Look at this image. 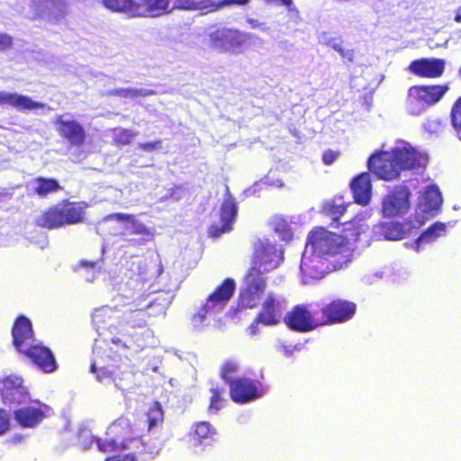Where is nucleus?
Masks as SVG:
<instances>
[{"instance_id":"17","label":"nucleus","mask_w":461,"mask_h":461,"mask_svg":"<svg viewBox=\"0 0 461 461\" xmlns=\"http://www.w3.org/2000/svg\"><path fill=\"white\" fill-rule=\"evenodd\" d=\"M409 190L405 186H400L387 194L382 204V212L384 217L402 215L409 210Z\"/></svg>"},{"instance_id":"7","label":"nucleus","mask_w":461,"mask_h":461,"mask_svg":"<svg viewBox=\"0 0 461 461\" xmlns=\"http://www.w3.org/2000/svg\"><path fill=\"white\" fill-rule=\"evenodd\" d=\"M283 251L269 241H259L256 245L255 259L250 269H256L264 276L265 273L278 267L283 260Z\"/></svg>"},{"instance_id":"23","label":"nucleus","mask_w":461,"mask_h":461,"mask_svg":"<svg viewBox=\"0 0 461 461\" xmlns=\"http://www.w3.org/2000/svg\"><path fill=\"white\" fill-rule=\"evenodd\" d=\"M356 312L353 303L343 300H336L322 309L323 315L330 323L344 322L351 319Z\"/></svg>"},{"instance_id":"9","label":"nucleus","mask_w":461,"mask_h":461,"mask_svg":"<svg viewBox=\"0 0 461 461\" xmlns=\"http://www.w3.org/2000/svg\"><path fill=\"white\" fill-rule=\"evenodd\" d=\"M26 14L32 18H41L57 22L66 14V3L62 0H26Z\"/></svg>"},{"instance_id":"15","label":"nucleus","mask_w":461,"mask_h":461,"mask_svg":"<svg viewBox=\"0 0 461 461\" xmlns=\"http://www.w3.org/2000/svg\"><path fill=\"white\" fill-rule=\"evenodd\" d=\"M286 307L287 302L284 296L270 293L263 303L258 321L267 326L276 325L283 318Z\"/></svg>"},{"instance_id":"41","label":"nucleus","mask_w":461,"mask_h":461,"mask_svg":"<svg viewBox=\"0 0 461 461\" xmlns=\"http://www.w3.org/2000/svg\"><path fill=\"white\" fill-rule=\"evenodd\" d=\"M271 226L275 232L279 235L282 240L288 241L292 239L293 233L291 228L286 220L283 217H274L271 221Z\"/></svg>"},{"instance_id":"12","label":"nucleus","mask_w":461,"mask_h":461,"mask_svg":"<svg viewBox=\"0 0 461 461\" xmlns=\"http://www.w3.org/2000/svg\"><path fill=\"white\" fill-rule=\"evenodd\" d=\"M0 394L5 404H23L30 400L28 389L18 375H9L0 380Z\"/></svg>"},{"instance_id":"54","label":"nucleus","mask_w":461,"mask_h":461,"mask_svg":"<svg viewBox=\"0 0 461 461\" xmlns=\"http://www.w3.org/2000/svg\"><path fill=\"white\" fill-rule=\"evenodd\" d=\"M10 426V416L5 410L0 409V435L5 434Z\"/></svg>"},{"instance_id":"25","label":"nucleus","mask_w":461,"mask_h":461,"mask_svg":"<svg viewBox=\"0 0 461 461\" xmlns=\"http://www.w3.org/2000/svg\"><path fill=\"white\" fill-rule=\"evenodd\" d=\"M409 69L411 73L422 77H438L445 69L444 59H420L412 61Z\"/></svg>"},{"instance_id":"22","label":"nucleus","mask_w":461,"mask_h":461,"mask_svg":"<svg viewBox=\"0 0 461 461\" xmlns=\"http://www.w3.org/2000/svg\"><path fill=\"white\" fill-rule=\"evenodd\" d=\"M174 10L171 0L135 1L134 16L158 17Z\"/></svg>"},{"instance_id":"48","label":"nucleus","mask_w":461,"mask_h":461,"mask_svg":"<svg viewBox=\"0 0 461 461\" xmlns=\"http://www.w3.org/2000/svg\"><path fill=\"white\" fill-rule=\"evenodd\" d=\"M91 372L96 375V380L101 383L110 381V379L113 375V370H109L108 368L100 366L99 361H97L96 359L94 360L91 365Z\"/></svg>"},{"instance_id":"16","label":"nucleus","mask_w":461,"mask_h":461,"mask_svg":"<svg viewBox=\"0 0 461 461\" xmlns=\"http://www.w3.org/2000/svg\"><path fill=\"white\" fill-rule=\"evenodd\" d=\"M237 211L235 200L227 188L226 196L220 209V220L218 222H214L209 229L210 236L218 238L222 233L230 231L232 224L236 220Z\"/></svg>"},{"instance_id":"18","label":"nucleus","mask_w":461,"mask_h":461,"mask_svg":"<svg viewBox=\"0 0 461 461\" xmlns=\"http://www.w3.org/2000/svg\"><path fill=\"white\" fill-rule=\"evenodd\" d=\"M368 168L379 178L384 180H393L399 176V168L393 161L391 152L383 151L375 154L368 159Z\"/></svg>"},{"instance_id":"33","label":"nucleus","mask_w":461,"mask_h":461,"mask_svg":"<svg viewBox=\"0 0 461 461\" xmlns=\"http://www.w3.org/2000/svg\"><path fill=\"white\" fill-rule=\"evenodd\" d=\"M446 232V225L442 222H436L430 226L426 231H424L418 240L412 244L411 248L420 252L423 244L434 242L438 237H441Z\"/></svg>"},{"instance_id":"4","label":"nucleus","mask_w":461,"mask_h":461,"mask_svg":"<svg viewBox=\"0 0 461 461\" xmlns=\"http://www.w3.org/2000/svg\"><path fill=\"white\" fill-rule=\"evenodd\" d=\"M236 288L235 281L227 278L212 293L202 305L201 309L193 317L194 327H200L203 324L208 316H213L222 312L228 302L234 294Z\"/></svg>"},{"instance_id":"13","label":"nucleus","mask_w":461,"mask_h":461,"mask_svg":"<svg viewBox=\"0 0 461 461\" xmlns=\"http://www.w3.org/2000/svg\"><path fill=\"white\" fill-rule=\"evenodd\" d=\"M54 125L59 134L70 145L80 147L86 140V131L78 122L68 114L57 115Z\"/></svg>"},{"instance_id":"46","label":"nucleus","mask_w":461,"mask_h":461,"mask_svg":"<svg viewBox=\"0 0 461 461\" xmlns=\"http://www.w3.org/2000/svg\"><path fill=\"white\" fill-rule=\"evenodd\" d=\"M212 396L211 402L208 408V411L210 413H217L222 407L224 403V399L222 397L224 393L223 388H212L211 389Z\"/></svg>"},{"instance_id":"60","label":"nucleus","mask_w":461,"mask_h":461,"mask_svg":"<svg viewBox=\"0 0 461 461\" xmlns=\"http://www.w3.org/2000/svg\"><path fill=\"white\" fill-rule=\"evenodd\" d=\"M247 23L250 25L251 28L256 29L258 28L262 32H267L268 30V27L266 25V23H260L257 19L253 18H248Z\"/></svg>"},{"instance_id":"42","label":"nucleus","mask_w":461,"mask_h":461,"mask_svg":"<svg viewBox=\"0 0 461 461\" xmlns=\"http://www.w3.org/2000/svg\"><path fill=\"white\" fill-rule=\"evenodd\" d=\"M323 211L330 215L333 221H339L346 211V207L342 198H336L330 202L325 203Z\"/></svg>"},{"instance_id":"21","label":"nucleus","mask_w":461,"mask_h":461,"mask_svg":"<svg viewBox=\"0 0 461 461\" xmlns=\"http://www.w3.org/2000/svg\"><path fill=\"white\" fill-rule=\"evenodd\" d=\"M162 448V441L157 438L144 441L142 438H132L129 440L126 449L132 450V455L138 456L141 461H150L158 456Z\"/></svg>"},{"instance_id":"2","label":"nucleus","mask_w":461,"mask_h":461,"mask_svg":"<svg viewBox=\"0 0 461 461\" xmlns=\"http://www.w3.org/2000/svg\"><path fill=\"white\" fill-rule=\"evenodd\" d=\"M113 220L122 223V230L118 233L123 242L121 248H140L153 238L152 229L145 226L131 214H110L104 218V221L108 222Z\"/></svg>"},{"instance_id":"43","label":"nucleus","mask_w":461,"mask_h":461,"mask_svg":"<svg viewBox=\"0 0 461 461\" xmlns=\"http://www.w3.org/2000/svg\"><path fill=\"white\" fill-rule=\"evenodd\" d=\"M147 422L149 431H152L163 422V411L161 405L156 402L152 407L149 408L147 414Z\"/></svg>"},{"instance_id":"64","label":"nucleus","mask_w":461,"mask_h":461,"mask_svg":"<svg viewBox=\"0 0 461 461\" xmlns=\"http://www.w3.org/2000/svg\"><path fill=\"white\" fill-rule=\"evenodd\" d=\"M24 439H25L24 436L20 435V434H15L9 438V442H11L12 444H19V443L23 442Z\"/></svg>"},{"instance_id":"1","label":"nucleus","mask_w":461,"mask_h":461,"mask_svg":"<svg viewBox=\"0 0 461 461\" xmlns=\"http://www.w3.org/2000/svg\"><path fill=\"white\" fill-rule=\"evenodd\" d=\"M348 240V237L319 228L309 234L305 246L310 248L311 253L316 251L327 261L334 258L332 261L334 268H342L347 267L352 258V249Z\"/></svg>"},{"instance_id":"10","label":"nucleus","mask_w":461,"mask_h":461,"mask_svg":"<svg viewBox=\"0 0 461 461\" xmlns=\"http://www.w3.org/2000/svg\"><path fill=\"white\" fill-rule=\"evenodd\" d=\"M266 288V279L258 274L256 269H250L244 278L240 288V303L245 308L257 306Z\"/></svg>"},{"instance_id":"59","label":"nucleus","mask_w":461,"mask_h":461,"mask_svg":"<svg viewBox=\"0 0 461 461\" xmlns=\"http://www.w3.org/2000/svg\"><path fill=\"white\" fill-rule=\"evenodd\" d=\"M337 158L338 154L331 150H327L322 155V160L326 165L332 164L337 159Z\"/></svg>"},{"instance_id":"51","label":"nucleus","mask_w":461,"mask_h":461,"mask_svg":"<svg viewBox=\"0 0 461 461\" xmlns=\"http://www.w3.org/2000/svg\"><path fill=\"white\" fill-rule=\"evenodd\" d=\"M423 127L424 130L430 134L439 133L443 129L441 120L438 118L427 120L426 122H424Z\"/></svg>"},{"instance_id":"31","label":"nucleus","mask_w":461,"mask_h":461,"mask_svg":"<svg viewBox=\"0 0 461 461\" xmlns=\"http://www.w3.org/2000/svg\"><path fill=\"white\" fill-rule=\"evenodd\" d=\"M14 416L20 426L23 428H34L42 421L45 414L40 408L28 406L14 411Z\"/></svg>"},{"instance_id":"63","label":"nucleus","mask_w":461,"mask_h":461,"mask_svg":"<svg viewBox=\"0 0 461 461\" xmlns=\"http://www.w3.org/2000/svg\"><path fill=\"white\" fill-rule=\"evenodd\" d=\"M280 348L283 349L285 356L290 357L293 354L294 350L295 349V347H293L291 345L286 346V345L281 343L280 348H278V349H280Z\"/></svg>"},{"instance_id":"19","label":"nucleus","mask_w":461,"mask_h":461,"mask_svg":"<svg viewBox=\"0 0 461 461\" xmlns=\"http://www.w3.org/2000/svg\"><path fill=\"white\" fill-rule=\"evenodd\" d=\"M26 350L20 352L26 355L43 372L51 373L57 369V363L50 348L36 341L27 346Z\"/></svg>"},{"instance_id":"24","label":"nucleus","mask_w":461,"mask_h":461,"mask_svg":"<svg viewBox=\"0 0 461 461\" xmlns=\"http://www.w3.org/2000/svg\"><path fill=\"white\" fill-rule=\"evenodd\" d=\"M14 345L18 351L26 350L27 346L34 343L32 322L25 316H20L16 319L13 330Z\"/></svg>"},{"instance_id":"55","label":"nucleus","mask_w":461,"mask_h":461,"mask_svg":"<svg viewBox=\"0 0 461 461\" xmlns=\"http://www.w3.org/2000/svg\"><path fill=\"white\" fill-rule=\"evenodd\" d=\"M161 143H162V141L160 140H158L153 142L139 143L138 147L143 151L151 152L153 150L160 149Z\"/></svg>"},{"instance_id":"40","label":"nucleus","mask_w":461,"mask_h":461,"mask_svg":"<svg viewBox=\"0 0 461 461\" xmlns=\"http://www.w3.org/2000/svg\"><path fill=\"white\" fill-rule=\"evenodd\" d=\"M318 42L322 45L330 46L334 50L339 52L341 57L348 58L351 59L352 53L346 51L342 48V42L339 39L332 37L330 33L327 32H321L318 34Z\"/></svg>"},{"instance_id":"32","label":"nucleus","mask_w":461,"mask_h":461,"mask_svg":"<svg viewBox=\"0 0 461 461\" xmlns=\"http://www.w3.org/2000/svg\"><path fill=\"white\" fill-rule=\"evenodd\" d=\"M59 205L65 224H76L83 221L85 206L82 203L64 202Z\"/></svg>"},{"instance_id":"8","label":"nucleus","mask_w":461,"mask_h":461,"mask_svg":"<svg viewBox=\"0 0 461 461\" xmlns=\"http://www.w3.org/2000/svg\"><path fill=\"white\" fill-rule=\"evenodd\" d=\"M309 250L310 248L305 246L300 266L302 282L305 285L323 278L330 270L328 261L324 257L316 251L311 253Z\"/></svg>"},{"instance_id":"5","label":"nucleus","mask_w":461,"mask_h":461,"mask_svg":"<svg viewBox=\"0 0 461 461\" xmlns=\"http://www.w3.org/2000/svg\"><path fill=\"white\" fill-rule=\"evenodd\" d=\"M131 430L130 420L125 417L119 418L108 427L104 438L95 440L98 449L101 452L126 449L132 438Z\"/></svg>"},{"instance_id":"47","label":"nucleus","mask_w":461,"mask_h":461,"mask_svg":"<svg viewBox=\"0 0 461 461\" xmlns=\"http://www.w3.org/2000/svg\"><path fill=\"white\" fill-rule=\"evenodd\" d=\"M240 365L238 362L234 360L226 361L221 369V376L227 383L230 384L231 382L236 380L234 375H236L239 371Z\"/></svg>"},{"instance_id":"39","label":"nucleus","mask_w":461,"mask_h":461,"mask_svg":"<svg viewBox=\"0 0 461 461\" xmlns=\"http://www.w3.org/2000/svg\"><path fill=\"white\" fill-rule=\"evenodd\" d=\"M104 6L113 12L134 16L135 0H102Z\"/></svg>"},{"instance_id":"61","label":"nucleus","mask_w":461,"mask_h":461,"mask_svg":"<svg viewBox=\"0 0 461 461\" xmlns=\"http://www.w3.org/2000/svg\"><path fill=\"white\" fill-rule=\"evenodd\" d=\"M105 461H135V457L132 454L124 456H114L107 458Z\"/></svg>"},{"instance_id":"38","label":"nucleus","mask_w":461,"mask_h":461,"mask_svg":"<svg viewBox=\"0 0 461 461\" xmlns=\"http://www.w3.org/2000/svg\"><path fill=\"white\" fill-rule=\"evenodd\" d=\"M215 4V0H174V9L183 10H209Z\"/></svg>"},{"instance_id":"6","label":"nucleus","mask_w":461,"mask_h":461,"mask_svg":"<svg viewBox=\"0 0 461 461\" xmlns=\"http://www.w3.org/2000/svg\"><path fill=\"white\" fill-rule=\"evenodd\" d=\"M250 34L231 29H219L210 34L211 45L221 52L240 54Z\"/></svg>"},{"instance_id":"27","label":"nucleus","mask_w":461,"mask_h":461,"mask_svg":"<svg viewBox=\"0 0 461 461\" xmlns=\"http://www.w3.org/2000/svg\"><path fill=\"white\" fill-rule=\"evenodd\" d=\"M351 190L355 201L362 205L369 203L371 198V176L369 173H362L351 182Z\"/></svg>"},{"instance_id":"36","label":"nucleus","mask_w":461,"mask_h":461,"mask_svg":"<svg viewBox=\"0 0 461 461\" xmlns=\"http://www.w3.org/2000/svg\"><path fill=\"white\" fill-rule=\"evenodd\" d=\"M33 191L41 197L60 189V185L57 180L51 178L38 177L32 183Z\"/></svg>"},{"instance_id":"45","label":"nucleus","mask_w":461,"mask_h":461,"mask_svg":"<svg viewBox=\"0 0 461 461\" xmlns=\"http://www.w3.org/2000/svg\"><path fill=\"white\" fill-rule=\"evenodd\" d=\"M169 305V301L167 298L157 297L154 301L149 302V304L144 305L145 311L149 310L147 312L148 316H158L166 313V310Z\"/></svg>"},{"instance_id":"29","label":"nucleus","mask_w":461,"mask_h":461,"mask_svg":"<svg viewBox=\"0 0 461 461\" xmlns=\"http://www.w3.org/2000/svg\"><path fill=\"white\" fill-rule=\"evenodd\" d=\"M421 221L416 220L414 222L410 221L404 223L388 222L383 225V235L386 240H398L404 239L411 234L412 229H418L421 225Z\"/></svg>"},{"instance_id":"30","label":"nucleus","mask_w":461,"mask_h":461,"mask_svg":"<svg viewBox=\"0 0 461 461\" xmlns=\"http://www.w3.org/2000/svg\"><path fill=\"white\" fill-rule=\"evenodd\" d=\"M442 203L441 194L438 187L429 186L419 199V210L422 212L434 215Z\"/></svg>"},{"instance_id":"44","label":"nucleus","mask_w":461,"mask_h":461,"mask_svg":"<svg viewBox=\"0 0 461 461\" xmlns=\"http://www.w3.org/2000/svg\"><path fill=\"white\" fill-rule=\"evenodd\" d=\"M155 92L153 90L145 89V88H118L113 89L110 92V95H119L124 98H137L138 96H148L154 95Z\"/></svg>"},{"instance_id":"49","label":"nucleus","mask_w":461,"mask_h":461,"mask_svg":"<svg viewBox=\"0 0 461 461\" xmlns=\"http://www.w3.org/2000/svg\"><path fill=\"white\" fill-rule=\"evenodd\" d=\"M77 437L78 444L83 449H88L94 442V437L91 431L86 428L79 429Z\"/></svg>"},{"instance_id":"56","label":"nucleus","mask_w":461,"mask_h":461,"mask_svg":"<svg viewBox=\"0 0 461 461\" xmlns=\"http://www.w3.org/2000/svg\"><path fill=\"white\" fill-rule=\"evenodd\" d=\"M13 39L6 33L0 32V51H5L12 47Z\"/></svg>"},{"instance_id":"14","label":"nucleus","mask_w":461,"mask_h":461,"mask_svg":"<svg viewBox=\"0 0 461 461\" xmlns=\"http://www.w3.org/2000/svg\"><path fill=\"white\" fill-rule=\"evenodd\" d=\"M229 385L230 398L238 403L249 402L260 398L265 393L258 382L249 378H236Z\"/></svg>"},{"instance_id":"35","label":"nucleus","mask_w":461,"mask_h":461,"mask_svg":"<svg viewBox=\"0 0 461 461\" xmlns=\"http://www.w3.org/2000/svg\"><path fill=\"white\" fill-rule=\"evenodd\" d=\"M123 319L131 327H143L147 321V312L145 306L138 303L137 308L128 306L123 312Z\"/></svg>"},{"instance_id":"58","label":"nucleus","mask_w":461,"mask_h":461,"mask_svg":"<svg viewBox=\"0 0 461 461\" xmlns=\"http://www.w3.org/2000/svg\"><path fill=\"white\" fill-rule=\"evenodd\" d=\"M264 2L267 5L280 3L281 5H285L288 11H297L293 4V0H264Z\"/></svg>"},{"instance_id":"3","label":"nucleus","mask_w":461,"mask_h":461,"mask_svg":"<svg viewBox=\"0 0 461 461\" xmlns=\"http://www.w3.org/2000/svg\"><path fill=\"white\" fill-rule=\"evenodd\" d=\"M447 91V85L411 86L407 92L405 109L411 115H420L438 103Z\"/></svg>"},{"instance_id":"57","label":"nucleus","mask_w":461,"mask_h":461,"mask_svg":"<svg viewBox=\"0 0 461 461\" xmlns=\"http://www.w3.org/2000/svg\"><path fill=\"white\" fill-rule=\"evenodd\" d=\"M111 343L113 345V347L110 348L111 350L115 349L116 351H124L129 348L125 341H122L117 337L112 338Z\"/></svg>"},{"instance_id":"28","label":"nucleus","mask_w":461,"mask_h":461,"mask_svg":"<svg viewBox=\"0 0 461 461\" xmlns=\"http://www.w3.org/2000/svg\"><path fill=\"white\" fill-rule=\"evenodd\" d=\"M215 434V429L212 428L210 423L206 421L198 422L191 434L190 444L193 447L203 450L205 447L212 444Z\"/></svg>"},{"instance_id":"11","label":"nucleus","mask_w":461,"mask_h":461,"mask_svg":"<svg viewBox=\"0 0 461 461\" xmlns=\"http://www.w3.org/2000/svg\"><path fill=\"white\" fill-rule=\"evenodd\" d=\"M391 153L399 170L423 167L428 161L426 154L420 153L405 141L396 143Z\"/></svg>"},{"instance_id":"20","label":"nucleus","mask_w":461,"mask_h":461,"mask_svg":"<svg viewBox=\"0 0 461 461\" xmlns=\"http://www.w3.org/2000/svg\"><path fill=\"white\" fill-rule=\"evenodd\" d=\"M285 321L289 328L298 331H309L318 325L313 319L312 313L305 305L294 307L285 317Z\"/></svg>"},{"instance_id":"34","label":"nucleus","mask_w":461,"mask_h":461,"mask_svg":"<svg viewBox=\"0 0 461 461\" xmlns=\"http://www.w3.org/2000/svg\"><path fill=\"white\" fill-rule=\"evenodd\" d=\"M36 223L38 226L48 229L59 228L65 225L60 205L57 204L55 207L44 212L37 219Z\"/></svg>"},{"instance_id":"50","label":"nucleus","mask_w":461,"mask_h":461,"mask_svg":"<svg viewBox=\"0 0 461 461\" xmlns=\"http://www.w3.org/2000/svg\"><path fill=\"white\" fill-rule=\"evenodd\" d=\"M451 121L456 130H461V97L456 101L452 107Z\"/></svg>"},{"instance_id":"37","label":"nucleus","mask_w":461,"mask_h":461,"mask_svg":"<svg viewBox=\"0 0 461 461\" xmlns=\"http://www.w3.org/2000/svg\"><path fill=\"white\" fill-rule=\"evenodd\" d=\"M118 312L117 309L109 306L96 309L92 315L93 323L96 327V330L99 331L104 329L108 321L114 318Z\"/></svg>"},{"instance_id":"53","label":"nucleus","mask_w":461,"mask_h":461,"mask_svg":"<svg viewBox=\"0 0 461 461\" xmlns=\"http://www.w3.org/2000/svg\"><path fill=\"white\" fill-rule=\"evenodd\" d=\"M249 2H250V0H220V1H215V4L212 6V10H217V9H220V8H223V7H227V6H230V5H246Z\"/></svg>"},{"instance_id":"52","label":"nucleus","mask_w":461,"mask_h":461,"mask_svg":"<svg viewBox=\"0 0 461 461\" xmlns=\"http://www.w3.org/2000/svg\"><path fill=\"white\" fill-rule=\"evenodd\" d=\"M137 132L131 131V130H125V129H118L116 131L115 136L118 142L122 144H128L131 142V140L136 137Z\"/></svg>"},{"instance_id":"62","label":"nucleus","mask_w":461,"mask_h":461,"mask_svg":"<svg viewBox=\"0 0 461 461\" xmlns=\"http://www.w3.org/2000/svg\"><path fill=\"white\" fill-rule=\"evenodd\" d=\"M383 277V273L382 272H375V274L373 275H366L364 276V280L366 283L367 284H372L373 282H375V280L377 279H381Z\"/></svg>"},{"instance_id":"26","label":"nucleus","mask_w":461,"mask_h":461,"mask_svg":"<svg viewBox=\"0 0 461 461\" xmlns=\"http://www.w3.org/2000/svg\"><path fill=\"white\" fill-rule=\"evenodd\" d=\"M5 104H8L23 113L45 107V104L33 101L27 95L2 91L0 92V105Z\"/></svg>"}]
</instances>
